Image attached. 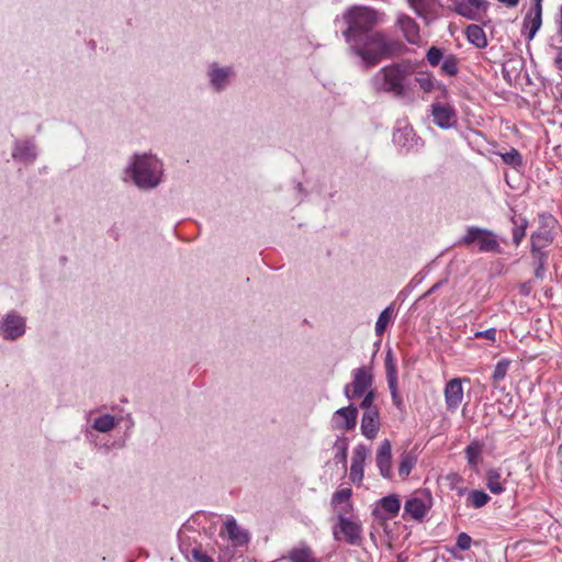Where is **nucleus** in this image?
<instances>
[{"label": "nucleus", "instance_id": "obj_1", "mask_svg": "<svg viewBox=\"0 0 562 562\" xmlns=\"http://www.w3.org/2000/svg\"><path fill=\"white\" fill-rule=\"evenodd\" d=\"M347 44L350 53L360 59V65L364 69H370L383 59L392 57L396 50V43L380 32L351 38Z\"/></svg>", "mask_w": 562, "mask_h": 562}, {"label": "nucleus", "instance_id": "obj_2", "mask_svg": "<svg viewBox=\"0 0 562 562\" xmlns=\"http://www.w3.org/2000/svg\"><path fill=\"white\" fill-rule=\"evenodd\" d=\"M125 180L130 179L142 190H151L161 182L162 161L151 153L134 154L124 170Z\"/></svg>", "mask_w": 562, "mask_h": 562}, {"label": "nucleus", "instance_id": "obj_3", "mask_svg": "<svg viewBox=\"0 0 562 562\" xmlns=\"http://www.w3.org/2000/svg\"><path fill=\"white\" fill-rule=\"evenodd\" d=\"M412 67L408 64L395 63L380 68L369 80L375 93H392L403 97L408 88Z\"/></svg>", "mask_w": 562, "mask_h": 562}, {"label": "nucleus", "instance_id": "obj_4", "mask_svg": "<svg viewBox=\"0 0 562 562\" xmlns=\"http://www.w3.org/2000/svg\"><path fill=\"white\" fill-rule=\"evenodd\" d=\"M341 19L347 24L342 32L346 43L362 35L370 34V31L378 24V13L363 5H351L345 10Z\"/></svg>", "mask_w": 562, "mask_h": 562}, {"label": "nucleus", "instance_id": "obj_5", "mask_svg": "<svg viewBox=\"0 0 562 562\" xmlns=\"http://www.w3.org/2000/svg\"><path fill=\"white\" fill-rule=\"evenodd\" d=\"M205 78L209 89L213 93L226 91L236 79V69L234 65L211 61L205 68Z\"/></svg>", "mask_w": 562, "mask_h": 562}, {"label": "nucleus", "instance_id": "obj_6", "mask_svg": "<svg viewBox=\"0 0 562 562\" xmlns=\"http://www.w3.org/2000/svg\"><path fill=\"white\" fill-rule=\"evenodd\" d=\"M558 226V220L551 214L539 215V227L530 236L532 254H546L543 249L553 243Z\"/></svg>", "mask_w": 562, "mask_h": 562}, {"label": "nucleus", "instance_id": "obj_7", "mask_svg": "<svg viewBox=\"0 0 562 562\" xmlns=\"http://www.w3.org/2000/svg\"><path fill=\"white\" fill-rule=\"evenodd\" d=\"M477 244L480 251L482 252H499V244L496 235L486 228L477 226H469L465 229V234L459 239L458 245L471 246Z\"/></svg>", "mask_w": 562, "mask_h": 562}, {"label": "nucleus", "instance_id": "obj_8", "mask_svg": "<svg viewBox=\"0 0 562 562\" xmlns=\"http://www.w3.org/2000/svg\"><path fill=\"white\" fill-rule=\"evenodd\" d=\"M362 524L356 517L344 518L335 520L331 527L333 538L336 541H344L350 546H359L362 540Z\"/></svg>", "mask_w": 562, "mask_h": 562}, {"label": "nucleus", "instance_id": "obj_9", "mask_svg": "<svg viewBox=\"0 0 562 562\" xmlns=\"http://www.w3.org/2000/svg\"><path fill=\"white\" fill-rule=\"evenodd\" d=\"M352 381L344 387V395L348 400H356L361 397L364 393L374 391L372 389L373 373L372 369L368 366L359 367L352 370Z\"/></svg>", "mask_w": 562, "mask_h": 562}, {"label": "nucleus", "instance_id": "obj_10", "mask_svg": "<svg viewBox=\"0 0 562 562\" xmlns=\"http://www.w3.org/2000/svg\"><path fill=\"white\" fill-rule=\"evenodd\" d=\"M26 333V317L10 311L0 317V339L16 341Z\"/></svg>", "mask_w": 562, "mask_h": 562}, {"label": "nucleus", "instance_id": "obj_11", "mask_svg": "<svg viewBox=\"0 0 562 562\" xmlns=\"http://www.w3.org/2000/svg\"><path fill=\"white\" fill-rule=\"evenodd\" d=\"M358 420V407L353 404L341 407L333 413L331 428L341 432L353 430Z\"/></svg>", "mask_w": 562, "mask_h": 562}, {"label": "nucleus", "instance_id": "obj_12", "mask_svg": "<svg viewBox=\"0 0 562 562\" xmlns=\"http://www.w3.org/2000/svg\"><path fill=\"white\" fill-rule=\"evenodd\" d=\"M432 505L431 496L428 493H420L408 498L404 505V516L408 515L415 520L423 519Z\"/></svg>", "mask_w": 562, "mask_h": 562}, {"label": "nucleus", "instance_id": "obj_13", "mask_svg": "<svg viewBox=\"0 0 562 562\" xmlns=\"http://www.w3.org/2000/svg\"><path fill=\"white\" fill-rule=\"evenodd\" d=\"M92 412L88 414V426L85 429V436L90 439L93 436V431L106 434L114 429L120 419L111 414H101L92 416Z\"/></svg>", "mask_w": 562, "mask_h": 562}, {"label": "nucleus", "instance_id": "obj_14", "mask_svg": "<svg viewBox=\"0 0 562 562\" xmlns=\"http://www.w3.org/2000/svg\"><path fill=\"white\" fill-rule=\"evenodd\" d=\"M12 158L24 165H30L37 158V148L34 138L15 139L12 148Z\"/></svg>", "mask_w": 562, "mask_h": 562}, {"label": "nucleus", "instance_id": "obj_15", "mask_svg": "<svg viewBox=\"0 0 562 562\" xmlns=\"http://www.w3.org/2000/svg\"><path fill=\"white\" fill-rule=\"evenodd\" d=\"M369 454V449L363 445H358L352 454L349 477L352 483L360 484L364 475V462Z\"/></svg>", "mask_w": 562, "mask_h": 562}, {"label": "nucleus", "instance_id": "obj_16", "mask_svg": "<svg viewBox=\"0 0 562 562\" xmlns=\"http://www.w3.org/2000/svg\"><path fill=\"white\" fill-rule=\"evenodd\" d=\"M533 5L524 19V30L527 33L526 38L531 41L542 24V0H533Z\"/></svg>", "mask_w": 562, "mask_h": 562}, {"label": "nucleus", "instance_id": "obj_17", "mask_svg": "<svg viewBox=\"0 0 562 562\" xmlns=\"http://www.w3.org/2000/svg\"><path fill=\"white\" fill-rule=\"evenodd\" d=\"M419 138L416 136L413 127L408 124L398 126L393 133L394 144L405 150H411L419 146Z\"/></svg>", "mask_w": 562, "mask_h": 562}, {"label": "nucleus", "instance_id": "obj_18", "mask_svg": "<svg viewBox=\"0 0 562 562\" xmlns=\"http://www.w3.org/2000/svg\"><path fill=\"white\" fill-rule=\"evenodd\" d=\"M396 25L400 27L401 32L409 44H420L422 37L419 26L414 19L404 13H400L397 14Z\"/></svg>", "mask_w": 562, "mask_h": 562}, {"label": "nucleus", "instance_id": "obj_19", "mask_svg": "<svg viewBox=\"0 0 562 562\" xmlns=\"http://www.w3.org/2000/svg\"><path fill=\"white\" fill-rule=\"evenodd\" d=\"M434 122L440 128H450L456 122L454 109L445 103H434L431 105Z\"/></svg>", "mask_w": 562, "mask_h": 562}, {"label": "nucleus", "instance_id": "obj_20", "mask_svg": "<svg viewBox=\"0 0 562 562\" xmlns=\"http://www.w3.org/2000/svg\"><path fill=\"white\" fill-rule=\"evenodd\" d=\"M443 393L447 409L454 412L463 401L461 379L454 378L447 382Z\"/></svg>", "mask_w": 562, "mask_h": 562}, {"label": "nucleus", "instance_id": "obj_21", "mask_svg": "<svg viewBox=\"0 0 562 562\" xmlns=\"http://www.w3.org/2000/svg\"><path fill=\"white\" fill-rule=\"evenodd\" d=\"M224 530L235 547H241L248 543L249 533L243 529L234 517H228L224 522Z\"/></svg>", "mask_w": 562, "mask_h": 562}, {"label": "nucleus", "instance_id": "obj_22", "mask_svg": "<svg viewBox=\"0 0 562 562\" xmlns=\"http://www.w3.org/2000/svg\"><path fill=\"white\" fill-rule=\"evenodd\" d=\"M381 420L379 411L363 412L361 417V434L369 440H373L380 430Z\"/></svg>", "mask_w": 562, "mask_h": 562}, {"label": "nucleus", "instance_id": "obj_23", "mask_svg": "<svg viewBox=\"0 0 562 562\" xmlns=\"http://www.w3.org/2000/svg\"><path fill=\"white\" fill-rule=\"evenodd\" d=\"M376 465L383 477H390L392 472V447L389 440H384L375 456Z\"/></svg>", "mask_w": 562, "mask_h": 562}, {"label": "nucleus", "instance_id": "obj_24", "mask_svg": "<svg viewBox=\"0 0 562 562\" xmlns=\"http://www.w3.org/2000/svg\"><path fill=\"white\" fill-rule=\"evenodd\" d=\"M486 486L493 494H502L505 491V485L507 483V480L503 477V474L499 469H488L486 471Z\"/></svg>", "mask_w": 562, "mask_h": 562}, {"label": "nucleus", "instance_id": "obj_25", "mask_svg": "<svg viewBox=\"0 0 562 562\" xmlns=\"http://www.w3.org/2000/svg\"><path fill=\"white\" fill-rule=\"evenodd\" d=\"M395 316L394 305L386 306L378 316L375 322L374 331L378 337H382L386 327L390 325Z\"/></svg>", "mask_w": 562, "mask_h": 562}, {"label": "nucleus", "instance_id": "obj_26", "mask_svg": "<svg viewBox=\"0 0 562 562\" xmlns=\"http://www.w3.org/2000/svg\"><path fill=\"white\" fill-rule=\"evenodd\" d=\"M380 508L387 514V518L397 516L401 509V501L397 495L391 494L379 501Z\"/></svg>", "mask_w": 562, "mask_h": 562}, {"label": "nucleus", "instance_id": "obj_27", "mask_svg": "<svg viewBox=\"0 0 562 562\" xmlns=\"http://www.w3.org/2000/svg\"><path fill=\"white\" fill-rule=\"evenodd\" d=\"M467 37L469 42L477 48H483L487 45L486 35L483 29L476 24H472L467 27Z\"/></svg>", "mask_w": 562, "mask_h": 562}, {"label": "nucleus", "instance_id": "obj_28", "mask_svg": "<svg viewBox=\"0 0 562 562\" xmlns=\"http://www.w3.org/2000/svg\"><path fill=\"white\" fill-rule=\"evenodd\" d=\"M465 458L472 469H476L482 456V446L474 441L465 448Z\"/></svg>", "mask_w": 562, "mask_h": 562}, {"label": "nucleus", "instance_id": "obj_29", "mask_svg": "<svg viewBox=\"0 0 562 562\" xmlns=\"http://www.w3.org/2000/svg\"><path fill=\"white\" fill-rule=\"evenodd\" d=\"M385 371L387 384H397V368L391 349L387 350L385 356Z\"/></svg>", "mask_w": 562, "mask_h": 562}, {"label": "nucleus", "instance_id": "obj_30", "mask_svg": "<svg viewBox=\"0 0 562 562\" xmlns=\"http://www.w3.org/2000/svg\"><path fill=\"white\" fill-rule=\"evenodd\" d=\"M292 562H313L312 550L306 546L293 548L289 552Z\"/></svg>", "mask_w": 562, "mask_h": 562}, {"label": "nucleus", "instance_id": "obj_31", "mask_svg": "<svg viewBox=\"0 0 562 562\" xmlns=\"http://www.w3.org/2000/svg\"><path fill=\"white\" fill-rule=\"evenodd\" d=\"M335 457L337 463L346 464L348 452V439L346 437H338L334 443Z\"/></svg>", "mask_w": 562, "mask_h": 562}, {"label": "nucleus", "instance_id": "obj_32", "mask_svg": "<svg viewBox=\"0 0 562 562\" xmlns=\"http://www.w3.org/2000/svg\"><path fill=\"white\" fill-rule=\"evenodd\" d=\"M491 497L483 491L472 490L469 492L468 504L473 508H481L490 502Z\"/></svg>", "mask_w": 562, "mask_h": 562}, {"label": "nucleus", "instance_id": "obj_33", "mask_svg": "<svg viewBox=\"0 0 562 562\" xmlns=\"http://www.w3.org/2000/svg\"><path fill=\"white\" fill-rule=\"evenodd\" d=\"M333 508L335 513V520L344 518H351L356 517L353 514V506L351 502H344V503H333Z\"/></svg>", "mask_w": 562, "mask_h": 562}, {"label": "nucleus", "instance_id": "obj_34", "mask_svg": "<svg viewBox=\"0 0 562 562\" xmlns=\"http://www.w3.org/2000/svg\"><path fill=\"white\" fill-rule=\"evenodd\" d=\"M513 241L516 246H518L526 235L527 228V220L526 218H515L513 217Z\"/></svg>", "mask_w": 562, "mask_h": 562}, {"label": "nucleus", "instance_id": "obj_35", "mask_svg": "<svg viewBox=\"0 0 562 562\" xmlns=\"http://www.w3.org/2000/svg\"><path fill=\"white\" fill-rule=\"evenodd\" d=\"M416 458L412 453H403L398 465V474L403 479L407 477L415 467Z\"/></svg>", "mask_w": 562, "mask_h": 562}, {"label": "nucleus", "instance_id": "obj_36", "mask_svg": "<svg viewBox=\"0 0 562 562\" xmlns=\"http://www.w3.org/2000/svg\"><path fill=\"white\" fill-rule=\"evenodd\" d=\"M454 10L458 14L469 20H476L479 16V12L473 9L465 0L454 2Z\"/></svg>", "mask_w": 562, "mask_h": 562}, {"label": "nucleus", "instance_id": "obj_37", "mask_svg": "<svg viewBox=\"0 0 562 562\" xmlns=\"http://www.w3.org/2000/svg\"><path fill=\"white\" fill-rule=\"evenodd\" d=\"M416 82L418 83L419 88L425 92H431L437 87L441 88L440 83L434 79L432 76L429 74H423L415 78Z\"/></svg>", "mask_w": 562, "mask_h": 562}, {"label": "nucleus", "instance_id": "obj_38", "mask_svg": "<svg viewBox=\"0 0 562 562\" xmlns=\"http://www.w3.org/2000/svg\"><path fill=\"white\" fill-rule=\"evenodd\" d=\"M435 0H407L409 7L415 11V13L419 16H425Z\"/></svg>", "mask_w": 562, "mask_h": 562}, {"label": "nucleus", "instance_id": "obj_39", "mask_svg": "<svg viewBox=\"0 0 562 562\" xmlns=\"http://www.w3.org/2000/svg\"><path fill=\"white\" fill-rule=\"evenodd\" d=\"M501 157L506 165L512 166L513 168H518L522 165L521 155L515 148H512L507 153L501 154Z\"/></svg>", "mask_w": 562, "mask_h": 562}, {"label": "nucleus", "instance_id": "obj_40", "mask_svg": "<svg viewBox=\"0 0 562 562\" xmlns=\"http://www.w3.org/2000/svg\"><path fill=\"white\" fill-rule=\"evenodd\" d=\"M510 361L508 359H502L497 362L495 366L494 372H493V380L495 382H499L504 380L506 376L508 369H509Z\"/></svg>", "mask_w": 562, "mask_h": 562}, {"label": "nucleus", "instance_id": "obj_41", "mask_svg": "<svg viewBox=\"0 0 562 562\" xmlns=\"http://www.w3.org/2000/svg\"><path fill=\"white\" fill-rule=\"evenodd\" d=\"M441 70L446 75L454 76L458 72V59L452 55L447 56L441 64Z\"/></svg>", "mask_w": 562, "mask_h": 562}, {"label": "nucleus", "instance_id": "obj_42", "mask_svg": "<svg viewBox=\"0 0 562 562\" xmlns=\"http://www.w3.org/2000/svg\"><path fill=\"white\" fill-rule=\"evenodd\" d=\"M362 396H363V398H362L359 407L361 409H363V412L379 411V408L374 405V400L376 396L375 391H370L368 393H364Z\"/></svg>", "mask_w": 562, "mask_h": 562}, {"label": "nucleus", "instance_id": "obj_43", "mask_svg": "<svg viewBox=\"0 0 562 562\" xmlns=\"http://www.w3.org/2000/svg\"><path fill=\"white\" fill-rule=\"evenodd\" d=\"M352 495V492L350 488H339L337 490L331 497V504L333 503H344V502H350V497Z\"/></svg>", "mask_w": 562, "mask_h": 562}, {"label": "nucleus", "instance_id": "obj_44", "mask_svg": "<svg viewBox=\"0 0 562 562\" xmlns=\"http://www.w3.org/2000/svg\"><path fill=\"white\" fill-rule=\"evenodd\" d=\"M536 268V277L542 279L544 277V265L547 260V254H532Z\"/></svg>", "mask_w": 562, "mask_h": 562}, {"label": "nucleus", "instance_id": "obj_45", "mask_svg": "<svg viewBox=\"0 0 562 562\" xmlns=\"http://www.w3.org/2000/svg\"><path fill=\"white\" fill-rule=\"evenodd\" d=\"M442 58L441 49L432 46L427 52V60L431 66H438Z\"/></svg>", "mask_w": 562, "mask_h": 562}, {"label": "nucleus", "instance_id": "obj_46", "mask_svg": "<svg viewBox=\"0 0 562 562\" xmlns=\"http://www.w3.org/2000/svg\"><path fill=\"white\" fill-rule=\"evenodd\" d=\"M471 543H472V539L468 533L461 532L458 535L457 543H456L458 549H460L462 551L469 550L471 547Z\"/></svg>", "mask_w": 562, "mask_h": 562}, {"label": "nucleus", "instance_id": "obj_47", "mask_svg": "<svg viewBox=\"0 0 562 562\" xmlns=\"http://www.w3.org/2000/svg\"><path fill=\"white\" fill-rule=\"evenodd\" d=\"M496 329L495 328H488L486 330H482V331H476L474 334V337L475 338H485V339H488L491 341H495L496 339Z\"/></svg>", "mask_w": 562, "mask_h": 562}, {"label": "nucleus", "instance_id": "obj_48", "mask_svg": "<svg viewBox=\"0 0 562 562\" xmlns=\"http://www.w3.org/2000/svg\"><path fill=\"white\" fill-rule=\"evenodd\" d=\"M389 389H390V392H391V396H392V401H393V404L396 406V407H402L403 405V400L402 397L398 395V392H397V384H390L389 385Z\"/></svg>", "mask_w": 562, "mask_h": 562}, {"label": "nucleus", "instance_id": "obj_49", "mask_svg": "<svg viewBox=\"0 0 562 562\" xmlns=\"http://www.w3.org/2000/svg\"><path fill=\"white\" fill-rule=\"evenodd\" d=\"M473 9H475L479 13L480 11H485L487 8V3L485 0H465Z\"/></svg>", "mask_w": 562, "mask_h": 562}, {"label": "nucleus", "instance_id": "obj_50", "mask_svg": "<svg viewBox=\"0 0 562 562\" xmlns=\"http://www.w3.org/2000/svg\"><path fill=\"white\" fill-rule=\"evenodd\" d=\"M509 64H521L520 60H509L508 63H506L503 67V76L504 78L510 82L512 81V77H510V71L508 70L507 66Z\"/></svg>", "mask_w": 562, "mask_h": 562}, {"label": "nucleus", "instance_id": "obj_51", "mask_svg": "<svg viewBox=\"0 0 562 562\" xmlns=\"http://www.w3.org/2000/svg\"><path fill=\"white\" fill-rule=\"evenodd\" d=\"M193 555L199 562H212V559L204 553L194 551Z\"/></svg>", "mask_w": 562, "mask_h": 562}, {"label": "nucleus", "instance_id": "obj_52", "mask_svg": "<svg viewBox=\"0 0 562 562\" xmlns=\"http://www.w3.org/2000/svg\"><path fill=\"white\" fill-rule=\"evenodd\" d=\"M446 282V280H440L438 281L437 283H435L426 293L424 296H428L430 295L431 293H435L443 283Z\"/></svg>", "mask_w": 562, "mask_h": 562}, {"label": "nucleus", "instance_id": "obj_53", "mask_svg": "<svg viewBox=\"0 0 562 562\" xmlns=\"http://www.w3.org/2000/svg\"><path fill=\"white\" fill-rule=\"evenodd\" d=\"M498 2L505 4L508 8H514L518 4L519 0H497Z\"/></svg>", "mask_w": 562, "mask_h": 562}, {"label": "nucleus", "instance_id": "obj_54", "mask_svg": "<svg viewBox=\"0 0 562 562\" xmlns=\"http://www.w3.org/2000/svg\"><path fill=\"white\" fill-rule=\"evenodd\" d=\"M554 64H555V66H557L560 70H562V49H561V48L559 49V53H558V55H557V57H555V59H554Z\"/></svg>", "mask_w": 562, "mask_h": 562}, {"label": "nucleus", "instance_id": "obj_55", "mask_svg": "<svg viewBox=\"0 0 562 562\" xmlns=\"http://www.w3.org/2000/svg\"><path fill=\"white\" fill-rule=\"evenodd\" d=\"M559 27H558V36L562 41V5L560 7V15H559Z\"/></svg>", "mask_w": 562, "mask_h": 562}]
</instances>
